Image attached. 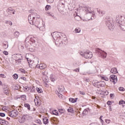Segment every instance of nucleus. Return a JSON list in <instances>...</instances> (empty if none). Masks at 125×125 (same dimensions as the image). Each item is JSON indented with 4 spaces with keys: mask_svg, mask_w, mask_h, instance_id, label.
Returning <instances> with one entry per match:
<instances>
[{
    "mask_svg": "<svg viewBox=\"0 0 125 125\" xmlns=\"http://www.w3.org/2000/svg\"><path fill=\"white\" fill-rule=\"evenodd\" d=\"M3 47L4 48H5V49H6V48L8 47V44H7L6 46V43H3Z\"/></svg>",
    "mask_w": 125,
    "mask_h": 125,
    "instance_id": "nucleus-41",
    "label": "nucleus"
},
{
    "mask_svg": "<svg viewBox=\"0 0 125 125\" xmlns=\"http://www.w3.org/2000/svg\"><path fill=\"white\" fill-rule=\"evenodd\" d=\"M50 120L52 123H59V121L58 120V118H57L56 117H51Z\"/></svg>",
    "mask_w": 125,
    "mask_h": 125,
    "instance_id": "nucleus-14",
    "label": "nucleus"
},
{
    "mask_svg": "<svg viewBox=\"0 0 125 125\" xmlns=\"http://www.w3.org/2000/svg\"><path fill=\"white\" fill-rule=\"evenodd\" d=\"M35 123H36V124H37L38 125H42V121L40 119L36 120Z\"/></svg>",
    "mask_w": 125,
    "mask_h": 125,
    "instance_id": "nucleus-28",
    "label": "nucleus"
},
{
    "mask_svg": "<svg viewBox=\"0 0 125 125\" xmlns=\"http://www.w3.org/2000/svg\"><path fill=\"white\" fill-rule=\"evenodd\" d=\"M49 121H48V119L47 117H45V118L43 119V123L44 125H47L49 123Z\"/></svg>",
    "mask_w": 125,
    "mask_h": 125,
    "instance_id": "nucleus-23",
    "label": "nucleus"
},
{
    "mask_svg": "<svg viewBox=\"0 0 125 125\" xmlns=\"http://www.w3.org/2000/svg\"><path fill=\"white\" fill-rule=\"evenodd\" d=\"M8 12H9V11H13V9L12 8H8Z\"/></svg>",
    "mask_w": 125,
    "mask_h": 125,
    "instance_id": "nucleus-62",
    "label": "nucleus"
},
{
    "mask_svg": "<svg viewBox=\"0 0 125 125\" xmlns=\"http://www.w3.org/2000/svg\"><path fill=\"white\" fill-rule=\"evenodd\" d=\"M3 53L4 55H8V52L7 51H3Z\"/></svg>",
    "mask_w": 125,
    "mask_h": 125,
    "instance_id": "nucleus-53",
    "label": "nucleus"
},
{
    "mask_svg": "<svg viewBox=\"0 0 125 125\" xmlns=\"http://www.w3.org/2000/svg\"><path fill=\"white\" fill-rule=\"evenodd\" d=\"M75 31L76 33H81V29L76 28L75 29Z\"/></svg>",
    "mask_w": 125,
    "mask_h": 125,
    "instance_id": "nucleus-40",
    "label": "nucleus"
},
{
    "mask_svg": "<svg viewBox=\"0 0 125 125\" xmlns=\"http://www.w3.org/2000/svg\"><path fill=\"white\" fill-rule=\"evenodd\" d=\"M84 58H86V59H90L92 58L93 55H92V52L88 51L84 52Z\"/></svg>",
    "mask_w": 125,
    "mask_h": 125,
    "instance_id": "nucleus-6",
    "label": "nucleus"
},
{
    "mask_svg": "<svg viewBox=\"0 0 125 125\" xmlns=\"http://www.w3.org/2000/svg\"><path fill=\"white\" fill-rule=\"evenodd\" d=\"M25 48H27V50H28V49H29V47H30L29 46V45H28V44H27V43H26V44H25Z\"/></svg>",
    "mask_w": 125,
    "mask_h": 125,
    "instance_id": "nucleus-59",
    "label": "nucleus"
},
{
    "mask_svg": "<svg viewBox=\"0 0 125 125\" xmlns=\"http://www.w3.org/2000/svg\"><path fill=\"white\" fill-rule=\"evenodd\" d=\"M0 78H5V75H4V74H0Z\"/></svg>",
    "mask_w": 125,
    "mask_h": 125,
    "instance_id": "nucleus-58",
    "label": "nucleus"
},
{
    "mask_svg": "<svg viewBox=\"0 0 125 125\" xmlns=\"http://www.w3.org/2000/svg\"><path fill=\"white\" fill-rule=\"evenodd\" d=\"M114 94H110V98L112 99L113 98V96H114Z\"/></svg>",
    "mask_w": 125,
    "mask_h": 125,
    "instance_id": "nucleus-64",
    "label": "nucleus"
},
{
    "mask_svg": "<svg viewBox=\"0 0 125 125\" xmlns=\"http://www.w3.org/2000/svg\"><path fill=\"white\" fill-rule=\"evenodd\" d=\"M98 83L100 85V87H104L106 86V83L104 81H98Z\"/></svg>",
    "mask_w": 125,
    "mask_h": 125,
    "instance_id": "nucleus-12",
    "label": "nucleus"
},
{
    "mask_svg": "<svg viewBox=\"0 0 125 125\" xmlns=\"http://www.w3.org/2000/svg\"><path fill=\"white\" fill-rule=\"evenodd\" d=\"M43 83H48V82H49V79L46 77L45 78L44 80H43Z\"/></svg>",
    "mask_w": 125,
    "mask_h": 125,
    "instance_id": "nucleus-36",
    "label": "nucleus"
},
{
    "mask_svg": "<svg viewBox=\"0 0 125 125\" xmlns=\"http://www.w3.org/2000/svg\"><path fill=\"white\" fill-rule=\"evenodd\" d=\"M67 111L68 113H71V114H74V109L73 107L70 106L67 109Z\"/></svg>",
    "mask_w": 125,
    "mask_h": 125,
    "instance_id": "nucleus-20",
    "label": "nucleus"
},
{
    "mask_svg": "<svg viewBox=\"0 0 125 125\" xmlns=\"http://www.w3.org/2000/svg\"><path fill=\"white\" fill-rule=\"evenodd\" d=\"M110 73H112V74H117L118 73V69L116 67H113L111 69Z\"/></svg>",
    "mask_w": 125,
    "mask_h": 125,
    "instance_id": "nucleus-16",
    "label": "nucleus"
},
{
    "mask_svg": "<svg viewBox=\"0 0 125 125\" xmlns=\"http://www.w3.org/2000/svg\"><path fill=\"white\" fill-rule=\"evenodd\" d=\"M79 93H80V94H81L82 95H85V93L82 91H80Z\"/></svg>",
    "mask_w": 125,
    "mask_h": 125,
    "instance_id": "nucleus-51",
    "label": "nucleus"
},
{
    "mask_svg": "<svg viewBox=\"0 0 125 125\" xmlns=\"http://www.w3.org/2000/svg\"><path fill=\"white\" fill-rule=\"evenodd\" d=\"M29 118H30V116H29V115H27V114L23 115L21 118V119L19 120V123H20V124H24L26 120H28Z\"/></svg>",
    "mask_w": 125,
    "mask_h": 125,
    "instance_id": "nucleus-4",
    "label": "nucleus"
},
{
    "mask_svg": "<svg viewBox=\"0 0 125 125\" xmlns=\"http://www.w3.org/2000/svg\"><path fill=\"white\" fill-rule=\"evenodd\" d=\"M16 63H19L20 64H21V62H22L21 61L17 60V59H15Z\"/></svg>",
    "mask_w": 125,
    "mask_h": 125,
    "instance_id": "nucleus-55",
    "label": "nucleus"
},
{
    "mask_svg": "<svg viewBox=\"0 0 125 125\" xmlns=\"http://www.w3.org/2000/svg\"><path fill=\"white\" fill-rule=\"evenodd\" d=\"M119 105H123V104H125V101L124 100H121L119 102Z\"/></svg>",
    "mask_w": 125,
    "mask_h": 125,
    "instance_id": "nucleus-32",
    "label": "nucleus"
},
{
    "mask_svg": "<svg viewBox=\"0 0 125 125\" xmlns=\"http://www.w3.org/2000/svg\"><path fill=\"white\" fill-rule=\"evenodd\" d=\"M51 8V6L49 5H46L45 7V10L47 11V10H49Z\"/></svg>",
    "mask_w": 125,
    "mask_h": 125,
    "instance_id": "nucleus-26",
    "label": "nucleus"
},
{
    "mask_svg": "<svg viewBox=\"0 0 125 125\" xmlns=\"http://www.w3.org/2000/svg\"><path fill=\"white\" fill-rule=\"evenodd\" d=\"M30 42H32V44H35L36 43V40L34 38H31Z\"/></svg>",
    "mask_w": 125,
    "mask_h": 125,
    "instance_id": "nucleus-34",
    "label": "nucleus"
},
{
    "mask_svg": "<svg viewBox=\"0 0 125 125\" xmlns=\"http://www.w3.org/2000/svg\"><path fill=\"white\" fill-rule=\"evenodd\" d=\"M107 104L108 106H111V105H112V104H113V102L111 101H108L106 103Z\"/></svg>",
    "mask_w": 125,
    "mask_h": 125,
    "instance_id": "nucleus-39",
    "label": "nucleus"
},
{
    "mask_svg": "<svg viewBox=\"0 0 125 125\" xmlns=\"http://www.w3.org/2000/svg\"><path fill=\"white\" fill-rule=\"evenodd\" d=\"M2 120H4V119L0 118V125H3V124H4V122L2 121Z\"/></svg>",
    "mask_w": 125,
    "mask_h": 125,
    "instance_id": "nucleus-52",
    "label": "nucleus"
},
{
    "mask_svg": "<svg viewBox=\"0 0 125 125\" xmlns=\"http://www.w3.org/2000/svg\"><path fill=\"white\" fill-rule=\"evenodd\" d=\"M19 49H21L22 51L24 49V46L22 45H21V46L19 47Z\"/></svg>",
    "mask_w": 125,
    "mask_h": 125,
    "instance_id": "nucleus-54",
    "label": "nucleus"
},
{
    "mask_svg": "<svg viewBox=\"0 0 125 125\" xmlns=\"http://www.w3.org/2000/svg\"><path fill=\"white\" fill-rule=\"evenodd\" d=\"M2 122H3L4 123L3 125H7L8 124V122L6 121L5 120H2Z\"/></svg>",
    "mask_w": 125,
    "mask_h": 125,
    "instance_id": "nucleus-44",
    "label": "nucleus"
},
{
    "mask_svg": "<svg viewBox=\"0 0 125 125\" xmlns=\"http://www.w3.org/2000/svg\"><path fill=\"white\" fill-rule=\"evenodd\" d=\"M102 92L103 94H104V95H105H105L107 96L108 95V94H109V92L107 90H106L105 91H103Z\"/></svg>",
    "mask_w": 125,
    "mask_h": 125,
    "instance_id": "nucleus-31",
    "label": "nucleus"
},
{
    "mask_svg": "<svg viewBox=\"0 0 125 125\" xmlns=\"http://www.w3.org/2000/svg\"><path fill=\"white\" fill-rule=\"evenodd\" d=\"M48 83L46 82H43V84L44 85V86L46 87H49V85H48V84H47Z\"/></svg>",
    "mask_w": 125,
    "mask_h": 125,
    "instance_id": "nucleus-46",
    "label": "nucleus"
},
{
    "mask_svg": "<svg viewBox=\"0 0 125 125\" xmlns=\"http://www.w3.org/2000/svg\"><path fill=\"white\" fill-rule=\"evenodd\" d=\"M34 25L36 27H37V28H40V27H41V22H40L39 21H36L34 22Z\"/></svg>",
    "mask_w": 125,
    "mask_h": 125,
    "instance_id": "nucleus-17",
    "label": "nucleus"
},
{
    "mask_svg": "<svg viewBox=\"0 0 125 125\" xmlns=\"http://www.w3.org/2000/svg\"><path fill=\"white\" fill-rule=\"evenodd\" d=\"M98 77H99V78H101V80H103L104 81L105 77L102 76L101 75H99Z\"/></svg>",
    "mask_w": 125,
    "mask_h": 125,
    "instance_id": "nucleus-48",
    "label": "nucleus"
},
{
    "mask_svg": "<svg viewBox=\"0 0 125 125\" xmlns=\"http://www.w3.org/2000/svg\"><path fill=\"white\" fill-rule=\"evenodd\" d=\"M95 51L98 53V55L100 56V57H102V58H106V57H107V53L101 50L100 48H96L95 49Z\"/></svg>",
    "mask_w": 125,
    "mask_h": 125,
    "instance_id": "nucleus-3",
    "label": "nucleus"
},
{
    "mask_svg": "<svg viewBox=\"0 0 125 125\" xmlns=\"http://www.w3.org/2000/svg\"><path fill=\"white\" fill-rule=\"evenodd\" d=\"M104 81H106V82H108L109 81V78L107 77H104Z\"/></svg>",
    "mask_w": 125,
    "mask_h": 125,
    "instance_id": "nucleus-63",
    "label": "nucleus"
},
{
    "mask_svg": "<svg viewBox=\"0 0 125 125\" xmlns=\"http://www.w3.org/2000/svg\"><path fill=\"white\" fill-rule=\"evenodd\" d=\"M58 111L61 115L65 113V109H64V108H58Z\"/></svg>",
    "mask_w": 125,
    "mask_h": 125,
    "instance_id": "nucleus-24",
    "label": "nucleus"
},
{
    "mask_svg": "<svg viewBox=\"0 0 125 125\" xmlns=\"http://www.w3.org/2000/svg\"><path fill=\"white\" fill-rule=\"evenodd\" d=\"M0 117H5V113H2V112H0Z\"/></svg>",
    "mask_w": 125,
    "mask_h": 125,
    "instance_id": "nucleus-47",
    "label": "nucleus"
},
{
    "mask_svg": "<svg viewBox=\"0 0 125 125\" xmlns=\"http://www.w3.org/2000/svg\"><path fill=\"white\" fill-rule=\"evenodd\" d=\"M50 80H51V81L52 82V83H54V82L56 81V79H55L54 77H53V76H51L50 77Z\"/></svg>",
    "mask_w": 125,
    "mask_h": 125,
    "instance_id": "nucleus-29",
    "label": "nucleus"
},
{
    "mask_svg": "<svg viewBox=\"0 0 125 125\" xmlns=\"http://www.w3.org/2000/svg\"><path fill=\"white\" fill-rule=\"evenodd\" d=\"M5 86V88H4V94H6V95H7V94H8V93H9V92L8 91V88H7V86L6 85H4Z\"/></svg>",
    "mask_w": 125,
    "mask_h": 125,
    "instance_id": "nucleus-19",
    "label": "nucleus"
},
{
    "mask_svg": "<svg viewBox=\"0 0 125 125\" xmlns=\"http://www.w3.org/2000/svg\"><path fill=\"white\" fill-rule=\"evenodd\" d=\"M20 72H21V73H22L23 74H26V73H27V71H26L25 70V69H22V68L20 69Z\"/></svg>",
    "mask_w": 125,
    "mask_h": 125,
    "instance_id": "nucleus-37",
    "label": "nucleus"
},
{
    "mask_svg": "<svg viewBox=\"0 0 125 125\" xmlns=\"http://www.w3.org/2000/svg\"><path fill=\"white\" fill-rule=\"evenodd\" d=\"M36 90L38 93H42V88H36Z\"/></svg>",
    "mask_w": 125,
    "mask_h": 125,
    "instance_id": "nucleus-25",
    "label": "nucleus"
},
{
    "mask_svg": "<svg viewBox=\"0 0 125 125\" xmlns=\"http://www.w3.org/2000/svg\"><path fill=\"white\" fill-rule=\"evenodd\" d=\"M61 34L62 33L61 32H54L53 33H51V36L54 40H55V38H56V37H59L58 36L61 35Z\"/></svg>",
    "mask_w": 125,
    "mask_h": 125,
    "instance_id": "nucleus-10",
    "label": "nucleus"
},
{
    "mask_svg": "<svg viewBox=\"0 0 125 125\" xmlns=\"http://www.w3.org/2000/svg\"><path fill=\"white\" fill-rule=\"evenodd\" d=\"M27 50H29L31 52H34L35 51V47H33V48L29 47Z\"/></svg>",
    "mask_w": 125,
    "mask_h": 125,
    "instance_id": "nucleus-35",
    "label": "nucleus"
},
{
    "mask_svg": "<svg viewBox=\"0 0 125 125\" xmlns=\"http://www.w3.org/2000/svg\"><path fill=\"white\" fill-rule=\"evenodd\" d=\"M24 106L28 110V111H31V106L28 103H25L24 104Z\"/></svg>",
    "mask_w": 125,
    "mask_h": 125,
    "instance_id": "nucleus-18",
    "label": "nucleus"
},
{
    "mask_svg": "<svg viewBox=\"0 0 125 125\" xmlns=\"http://www.w3.org/2000/svg\"><path fill=\"white\" fill-rule=\"evenodd\" d=\"M74 71H75V72H80V67L74 69Z\"/></svg>",
    "mask_w": 125,
    "mask_h": 125,
    "instance_id": "nucleus-57",
    "label": "nucleus"
},
{
    "mask_svg": "<svg viewBox=\"0 0 125 125\" xmlns=\"http://www.w3.org/2000/svg\"><path fill=\"white\" fill-rule=\"evenodd\" d=\"M54 111H55V116H59V112H58V111H57V110H54Z\"/></svg>",
    "mask_w": 125,
    "mask_h": 125,
    "instance_id": "nucleus-49",
    "label": "nucleus"
},
{
    "mask_svg": "<svg viewBox=\"0 0 125 125\" xmlns=\"http://www.w3.org/2000/svg\"><path fill=\"white\" fill-rule=\"evenodd\" d=\"M80 55L81 56H83V57H84V52L83 53V52H80Z\"/></svg>",
    "mask_w": 125,
    "mask_h": 125,
    "instance_id": "nucleus-60",
    "label": "nucleus"
},
{
    "mask_svg": "<svg viewBox=\"0 0 125 125\" xmlns=\"http://www.w3.org/2000/svg\"><path fill=\"white\" fill-rule=\"evenodd\" d=\"M78 98H75V99L72 98H70L69 99V102H71V103H76L77 101H78Z\"/></svg>",
    "mask_w": 125,
    "mask_h": 125,
    "instance_id": "nucleus-15",
    "label": "nucleus"
},
{
    "mask_svg": "<svg viewBox=\"0 0 125 125\" xmlns=\"http://www.w3.org/2000/svg\"><path fill=\"white\" fill-rule=\"evenodd\" d=\"M46 1L48 2V3H52L54 0H46Z\"/></svg>",
    "mask_w": 125,
    "mask_h": 125,
    "instance_id": "nucleus-50",
    "label": "nucleus"
},
{
    "mask_svg": "<svg viewBox=\"0 0 125 125\" xmlns=\"http://www.w3.org/2000/svg\"><path fill=\"white\" fill-rule=\"evenodd\" d=\"M58 88L59 92H62L63 91V88H64V86L58 85Z\"/></svg>",
    "mask_w": 125,
    "mask_h": 125,
    "instance_id": "nucleus-22",
    "label": "nucleus"
},
{
    "mask_svg": "<svg viewBox=\"0 0 125 125\" xmlns=\"http://www.w3.org/2000/svg\"><path fill=\"white\" fill-rule=\"evenodd\" d=\"M19 32L18 31H16L14 33V37H15L16 38H18L19 37Z\"/></svg>",
    "mask_w": 125,
    "mask_h": 125,
    "instance_id": "nucleus-27",
    "label": "nucleus"
},
{
    "mask_svg": "<svg viewBox=\"0 0 125 125\" xmlns=\"http://www.w3.org/2000/svg\"><path fill=\"white\" fill-rule=\"evenodd\" d=\"M13 78L14 80H17L18 79V74L15 73L13 75Z\"/></svg>",
    "mask_w": 125,
    "mask_h": 125,
    "instance_id": "nucleus-30",
    "label": "nucleus"
},
{
    "mask_svg": "<svg viewBox=\"0 0 125 125\" xmlns=\"http://www.w3.org/2000/svg\"><path fill=\"white\" fill-rule=\"evenodd\" d=\"M119 90H120V91H125V88L123 87H120L119 88Z\"/></svg>",
    "mask_w": 125,
    "mask_h": 125,
    "instance_id": "nucleus-45",
    "label": "nucleus"
},
{
    "mask_svg": "<svg viewBox=\"0 0 125 125\" xmlns=\"http://www.w3.org/2000/svg\"><path fill=\"white\" fill-rule=\"evenodd\" d=\"M120 17L121 18H120V16L116 17V23H118V26H119V27H120L122 31H125V20L123 19V18H125L122 16H121Z\"/></svg>",
    "mask_w": 125,
    "mask_h": 125,
    "instance_id": "nucleus-1",
    "label": "nucleus"
},
{
    "mask_svg": "<svg viewBox=\"0 0 125 125\" xmlns=\"http://www.w3.org/2000/svg\"><path fill=\"white\" fill-rule=\"evenodd\" d=\"M105 19L106 20L105 21V22L107 27L108 28L110 31L113 32V31H114V29H115V25H114V22H113V20H111L110 19V17H106Z\"/></svg>",
    "mask_w": 125,
    "mask_h": 125,
    "instance_id": "nucleus-2",
    "label": "nucleus"
},
{
    "mask_svg": "<svg viewBox=\"0 0 125 125\" xmlns=\"http://www.w3.org/2000/svg\"><path fill=\"white\" fill-rule=\"evenodd\" d=\"M88 110L89 111V108H87L86 109H85L82 112V115L83 116H85V115L87 114V112H88V111L87 110Z\"/></svg>",
    "mask_w": 125,
    "mask_h": 125,
    "instance_id": "nucleus-21",
    "label": "nucleus"
},
{
    "mask_svg": "<svg viewBox=\"0 0 125 125\" xmlns=\"http://www.w3.org/2000/svg\"><path fill=\"white\" fill-rule=\"evenodd\" d=\"M84 8H85V11H86V12L89 11V10H88V8H87V6L84 7Z\"/></svg>",
    "mask_w": 125,
    "mask_h": 125,
    "instance_id": "nucleus-61",
    "label": "nucleus"
},
{
    "mask_svg": "<svg viewBox=\"0 0 125 125\" xmlns=\"http://www.w3.org/2000/svg\"><path fill=\"white\" fill-rule=\"evenodd\" d=\"M18 115V111L16 110H12L9 113V116L11 117V118H16V117H17V115Z\"/></svg>",
    "mask_w": 125,
    "mask_h": 125,
    "instance_id": "nucleus-7",
    "label": "nucleus"
},
{
    "mask_svg": "<svg viewBox=\"0 0 125 125\" xmlns=\"http://www.w3.org/2000/svg\"><path fill=\"white\" fill-rule=\"evenodd\" d=\"M21 80H23V81H27V79L25 77H21Z\"/></svg>",
    "mask_w": 125,
    "mask_h": 125,
    "instance_id": "nucleus-56",
    "label": "nucleus"
},
{
    "mask_svg": "<svg viewBox=\"0 0 125 125\" xmlns=\"http://www.w3.org/2000/svg\"><path fill=\"white\" fill-rule=\"evenodd\" d=\"M97 11L98 13H99L100 16H103V15H104V14H105V13H106L105 11L100 10V9L98 8H97Z\"/></svg>",
    "mask_w": 125,
    "mask_h": 125,
    "instance_id": "nucleus-11",
    "label": "nucleus"
},
{
    "mask_svg": "<svg viewBox=\"0 0 125 125\" xmlns=\"http://www.w3.org/2000/svg\"><path fill=\"white\" fill-rule=\"evenodd\" d=\"M15 58L17 59V60H19L20 61L23 60V56L20 54H16V56H15Z\"/></svg>",
    "mask_w": 125,
    "mask_h": 125,
    "instance_id": "nucleus-9",
    "label": "nucleus"
},
{
    "mask_svg": "<svg viewBox=\"0 0 125 125\" xmlns=\"http://www.w3.org/2000/svg\"><path fill=\"white\" fill-rule=\"evenodd\" d=\"M21 98H22V100L23 99H25V100H27V96L25 95H22L21 96Z\"/></svg>",
    "mask_w": 125,
    "mask_h": 125,
    "instance_id": "nucleus-38",
    "label": "nucleus"
},
{
    "mask_svg": "<svg viewBox=\"0 0 125 125\" xmlns=\"http://www.w3.org/2000/svg\"><path fill=\"white\" fill-rule=\"evenodd\" d=\"M61 43L63 44V41H61V36H57V40H56L55 44L56 45H60Z\"/></svg>",
    "mask_w": 125,
    "mask_h": 125,
    "instance_id": "nucleus-8",
    "label": "nucleus"
},
{
    "mask_svg": "<svg viewBox=\"0 0 125 125\" xmlns=\"http://www.w3.org/2000/svg\"><path fill=\"white\" fill-rule=\"evenodd\" d=\"M30 15L32 16V17H33V16H34V17H37V15H38V14L34 12H31Z\"/></svg>",
    "mask_w": 125,
    "mask_h": 125,
    "instance_id": "nucleus-33",
    "label": "nucleus"
},
{
    "mask_svg": "<svg viewBox=\"0 0 125 125\" xmlns=\"http://www.w3.org/2000/svg\"><path fill=\"white\" fill-rule=\"evenodd\" d=\"M109 80L110 82H112L114 83V84H116V83H118V78L117 76L115 75H111L109 77Z\"/></svg>",
    "mask_w": 125,
    "mask_h": 125,
    "instance_id": "nucleus-5",
    "label": "nucleus"
},
{
    "mask_svg": "<svg viewBox=\"0 0 125 125\" xmlns=\"http://www.w3.org/2000/svg\"><path fill=\"white\" fill-rule=\"evenodd\" d=\"M36 89H35V86H32V88L31 89L30 92H35Z\"/></svg>",
    "mask_w": 125,
    "mask_h": 125,
    "instance_id": "nucleus-43",
    "label": "nucleus"
},
{
    "mask_svg": "<svg viewBox=\"0 0 125 125\" xmlns=\"http://www.w3.org/2000/svg\"><path fill=\"white\" fill-rule=\"evenodd\" d=\"M32 16L30 14L28 16V21L29 22V24L31 25H35V22L33 21V19H32Z\"/></svg>",
    "mask_w": 125,
    "mask_h": 125,
    "instance_id": "nucleus-13",
    "label": "nucleus"
},
{
    "mask_svg": "<svg viewBox=\"0 0 125 125\" xmlns=\"http://www.w3.org/2000/svg\"><path fill=\"white\" fill-rule=\"evenodd\" d=\"M98 83V81L96 80V82H92V84L94 85V86H95L97 85V84Z\"/></svg>",
    "mask_w": 125,
    "mask_h": 125,
    "instance_id": "nucleus-42",
    "label": "nucleus"
}]
</instances>
